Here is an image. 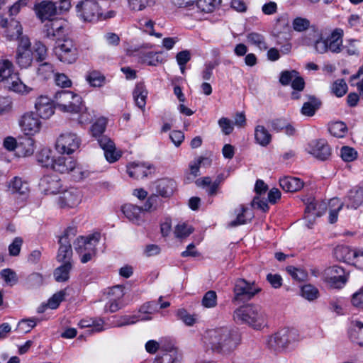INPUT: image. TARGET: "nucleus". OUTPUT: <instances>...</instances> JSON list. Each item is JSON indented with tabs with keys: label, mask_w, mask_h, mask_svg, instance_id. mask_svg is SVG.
<instances>
[{
	"label": "nucleus",
	"mask_w": 363,
	"mask_h": 363,
	"mask_svg": "<svg viewBox=\"0 0 363 363\" xmlns=\"http://www.w3.org/2000/svg\"><path fill=\"white\" fill-rule=\"evenodd\" d=\"M203 341L213 352L228 354L240 345L241 336L237 330L231 327L220 326L206 330Z\"/></svg>",
	"instance_id": "nucleus-1"
},
{
	"label": "nucleus",
	"mask_w": 363,
	"mask_h": 363,
	"mask_svg": "<svg viewBox=\"0 0 363 363\" xmlns=\"http://www.w3.org/2000/svg\"><path fill=\"white\" fill-rule=\"evenodd\" d=\"M233 319L238 323H246L255 329H260L266 325L267 316L260 306L247 304L234 311Z\"/></svg>",
	"instance_id": "nucleus-2"
},
{
	"label": "nucleus",
	"mask_w": 363,
	"mask_h": 363,
	"mask_svg": "<svg viewBox=\"0 0 363 363\" xmlns=\"http://www.w3.org/2000/svg\"><path fill=\"white\" fill-rule=\"evenodd\" d=\"M6 82L9 90L16 93H28L30 89L20 79L18 74L14 72L13 63L7 60H0V82Z\"/></svg>",
	"instance_id": "nucleus-3"
},
{
	"label": "nucleus",
	"mask_w": 363,
	"mask_h": 363,
	"mask_svg": "<svg viewBox=\"0 0 363 363\" xmlns=\"http://www.w3.org/2000/svg\"><path fill=\"white\" fill-rule=\"evenodd\" d=\"M53 52L60 62L68 65L74 63L79 57L78 47L70 38L58 39Z\"/></svg>",
	"instance_id": "nucleus-4"
},
{
	"label": "nucleus",
	"mask_w": 363,
	"mask_h": 363,
	"mask_svg": "<svg viewBox=\"0 0 363 363\" xmlns=\"http://www.w3.org/2000/svg\"><path fill=\"white\" fill-rule=\"evenodd\" d=\"M52 101L64 112L77 113L82 109V97L71 91H57Z\"/></svg>",
	"instance_id": "nucleus-5"
},
{
	"label": "nucleus",
	"mask_w": 363,
	"mask_h": 363,
	"mask_svg": "<svg viewBox=\"0 0 363 363\" xmlns=\"http://www.w3.org/2000/svg\"><path fill=\"white\" fill-rule=\"evenodd\" d=\"M77 228L75 227H68L63 235L60 237L58 243L60 245L56 259L60 263H72V249L71 240L76 235Z\"/></svg>",
	"instance_id": "nucleus-6"
},
{
	"label": "nucleus",
	"mask_w": 363,
	"mask_h": 363,
	"mask_svg": "<svg viewBox=\"0 0 363 363\" xmlns=\"http://www.w3.org/2000/svg\"><path fill=\"white\" fill-rule=\"evenodd\" d=\"M77 16L84 22H96L102 16L99 3L94 0H82L76 5Z\"/></svg>",
	"instance_id": "nucleus-7"
},
{
	"label": "nucleus",
	"mask_w": 363,
	"mask_h": 363,
	"mask_svg": "<svg viewBox=\"0 0 363 363\" xmlns=\"http://www.w3.org/2000/svg\"><path fill=\"white\" fill-rule=\"evenodd\" d=\"M18 45L16 50V63L21 68L29 67L33 60V52L31 49V43L26 35H22L18 38Z\"/></svg>",
	"instance_id": "nucleus-8"
},
{
	"label": "nucleus",
	"mask_w": 363,
	"mask_h": 363,
	"mask_svg": "<svg viewBox=\"0 0 363 363\" xmlns=\"http://www.w3.org/2000/svg\"><path fill=\"white\" fill-rule=\"evenodd\" d=\"M82 140L79 136L72 132L61 133L57 138L55 150L62 155H70L80 147Z\"/></svg>",
	"instance_id": "nucleus-9"
},
{
	"label": "nucleus",
	"mask_w": 363,
	"mask_h": 363,
	"mask_svg": "<svg viewBox=\"0 0 363 363\" xmlns=\"http://www.w3.org/2000/svg\"><path fill=\"white\" fill-rule=\"evenodd\" d=\"M261 289L255 283L248 282L244 279H238L234 284V301H245L252 298Z\"/></svg>",
	"instance_id": "nucleus-10"
},
{
	"label": "nucleus",
	"mask_w": 363,
	"mask_h": 363,
	"mask_svg": "<svg viewBox=\"0 0 363 363\" xmlns=\"http://www.w3.org/2000/svg\"><path fill=\"white\" fill-rule=\"evenodd\" d=\"M323 279L325 282L334 289L342 288L347 281L345 269L337 265L327 268L324 271Z\"/></svg>",
	"instance_id": "nucleus-11"
},
{
	"label": "nucleus",
	"mask_w": 363,
	"mask_h": 363,
	"mask_svg": "<svg viewBox=\"0 0 363 363\" xmlns=\"http://www.w3.org/2000/svg\"><path fill=\"white\" fill-rule=\"evenodd\" d=\"M308 152L319 160L325 161L331 156V148L325 140H314L309 143Z\"/></svg>",
	"instance_id": "nucleus-12"
},
{
	"label": "nucleus",
	"mask_w": 363,
	"mask_h": 363,
	"mask_svg": "<svg viewBox=\"0 0 363 363\" xmlns=\"http://www.w3.org/2000/svg\"><path fill=\"white\" fill-rule=\"evenodd\" d=\"M0 26L5 29V34L9 40L16 39L23 35V28L19 21L13 17L0 16Z\"/></svg>",
	"instance_id": "nucleus-13"
},
{
	"label": "nucleus",
	"mask_w": 363,
	"mask_h": 363,
	"mask_svg": "<svg viewBox=\"0 0 363 363\" xmlns=\"http://www.w3.org/2000/svg\"><path fill=\"white\" fill-rule=\"evenodd\" d=\"M334 255L337 259L342 262H348L352 257L356 259L355 264L363 269V252L352 251L349 247L345 245L337 246L334 249Z\"/></svg>",
	"instance_id": "nucleus-14"
},
{
	"label": "nucleus",
	"mask_w": 363,
	"mask_h": 363,
	"mask_svg": "<svg viewBox=\"0 0 363 363\" xmlns=\"http://www.w3.org/2000/svg\"><path fill=\"white\" fill-rule=\"evenodd\" d=\"M291 339V333L286 329H283L269 337L267 346L271 350L279 352L287 347Z\"/></svg>",
	"instance_id": "nucleus-15"
},
{
	"label": "nucleus",
	"mask_w": 363,
	"mask_h": 363,
	"mask_svg": "<svg viewBox=\"0 0 363 363\" xmlns=\"http://www.w3.org/2000/svg\"><path fill=\"white\" fill-rule=\"evenodd\" d=\"M65 21L62 19L52 18L44 25L43 32L47 38L57 40L64 34Z\"/></svg>",
	"instance_id": "nucleus-16"
},
{
	"label": "nucleus",
	"mask_w": 363,
	"mask_h": 363,
	"mask_svg": "<svg viewBox=\"0 0 363 363\" xmlns=\"http://www.w3.org/2000/svg\"><path fill=\"white\" fill-rule=\"evenodd\" d=\"M39 116L33 113H26L21 118L19 125L26 135H34L40 129Z\"/></svg>",
	"instance_id": "nucleus-17"
},
{
	"label": "nucleus",
	"mask_w": 363,
	"mask_h": 363,
	"mask_svg": "<svg viewBox=\"0 0 363 363\" xmlns=\"http://www.w3.org/2000/svg\"><path fill=\"white\" fill-rule=\"evenodd\" d=\"M40 188L45 194H56L61 187L60 179L55 174L45 175L40 179Z\"/></svg>",
	"instance_id": "nucleus-18"
},
{
	"label": "nucleus",
	"mask_w": 363,
	"mask_h": 363,
	"mask_svg": "<svg viewBox=\"0 0 363 363\" xmlns=\"http://www.w3.org/2000/svg\"><path fill=\"white\" fill-rule=\"evenodd\" d=\"M77 165L76 160L72 157L59 156L51 161V167L61 174L73 171Z\"/></svg>",
	"instance_id": "nucleus-19"
},
{
	"label": "nucleus",
	"mask_w": 363,
	"mask_h": 363,
	"mask_svg": "<svg viewBox=\"0 0 363 363\" xmlns=\"http://www.w3.org/2000/svg\"><path fill=\"white\" fill-rule=\"evenodd\" d=\"M164 352L157 355L153 363H180L181 354L173 345H162L160 347Z\"/></svg>",
	"instance_id": "nucleus-20"
},
{
	"label": "nucleus",
	"mask_w": 363,
	"mask_h": 363,
	"mask_svg": "<svg viewBox=\"0 0 363 363\" xmlns=\"http://www.w3.org/2000/svg\"><path fill=\"white\" fill-rule=\"evenodd\" d=\"M98 143L104 150L105 157L108 162H115L121 157V154L116 151L115 144L109 138L102 136L98 139Z\"/></svg>",
	"instance_id": "nucleus-21"
},
{
	"label": "nucleus",
	"mask_w": 363,
	"mask_h": 363,
	"mask_svg": "<svg viewBox=\"0 0 363 363\" xmlns=\"http://www.w3.org/2000/svg\"><path fill=\"white\" fill-rule=\"evenodd\" d=\"M37 16L42 21H49L57 14V5L52 1H43L34 6Z\"/></svg>",
	"instance_id": "nucleus-22"
},
{
	"label": "nucleus",
	"mask_w": 363,
	"mask_h": 363,
	"mask_svg": "<svg viewBox=\"0 0 363 363\" xmlns=\"http://www.w3.org/2000/svg\"><path fill=\"white\" fill-rule=\"evenodd\" d=\"M82 195L77 189H70L62 193L58 199L61 208H74L81 202Z\"/></svg>",
	"instance_id": "nucleus-23"
},
{
	"label": "nucleus",
	"mask_w": 363,
	"mask_h": 363,
	"mask_svg": "<svg viewBox=\"0 0 363 363\" xmlns=\"http://www.w3.org/2000/svg\"><path fill=\"white\" fill-rule=\"evenodd\" d=\"M37 114L42 118H49L54 113L51 100L46 96H39L35 104Z\"/></svg>",
	"instance_id": "nucleus-24"
},
{
	"label": "nucleus",
	"mask_w": 363,
	"mask_h": 363,
	"mask_svg": "<svg viewBox=\"0 0 363 363\" xmlns=\"http://www.w3.org/2000/svg\"><path fill=\"white\" fill-rule=\"evenodd\" d=\"M99 236L91 235L87 237L78 238L74 242V249L79 255H82L88 252L90 247H93V250H96V245L99 242Z\"/></svg>",
	"instance_id": "nucleus-25"
},
{
	"label": "nucleus",
	"mask_w": 363,
	"mask_h": 363,
	"mask_svg": "<svg viewBox=\"0 0 363 363\" xmlns=\"http://www.w3.org/2000/svg\"><path fill=\"white\" fill-rule=\"evenodd\" d=\"M347 208L357 209L363 204V186H354L348 192L345 201Z\"/></svg>",
	"instance_id": "nucleus-26"
},
{
	"label": "nucleus",
	"mask_w": 363,
	"mask_h": 363,
	"mask_svg": "<svg viewBox=\"0 0 363 363\" xmlns=\"http://www.w3.org/2000/svg\"><path fill=\"white\" fill-rule=\"evenodd\" d=\"M176 187L175 182L172 179L164 178L156 182V192L162 197H169Z\"/></svg>",
	"instance_id": "nucleus-27"
},
{
	"label": "nucleus",
	"mask_w": 363,
	"mask_h": 363,
	"mask_svg": "<svg viewBox=\"0 0 363 363\" xmlns=\"http://www.w3.org/2000/svg\"><path fill=\"white\" fill-rule=\"evenodd\" d=\"M279 184L282 189L286 192H296L303 186V182L297 177H284L279 179Z\"/></svg>",
	"instance_id": "nucleus-28"
},
{
	"label": "nucleus",
	"mask_w": 363,
	"mask_h": 363,
	"mask_svg": "<svg viewBox=\"0 0 363 363\" xmlns=\"http://www.w3.org/2000/svg\"><path fill=\"white\" fill-rule=\"evenodd\" d=\"M17 154L21 157H27L34 152V140L26 136L18 139Z\"/></svg>",
	"instance_id": "nucleus-29"
},
{
	"label": "nucleus",
	"mask_w": 363,
	"mask_h": 363,
	"mask_svg": "<svg viewBox=\"0 0 363 363\" xmlns=\"http://www.w3.org/2000/svg\"><path fill=\"white\" fill-rule=\"evenodd\" d=\"M220 4L221 0H196L191 10L209 13L214 11Z\"/></svg>",
	"instance_id": "nucleus-30"
},
{
	"label": "nucleus",
	"mask_w": 363,
	"mask_h": 363,
	"mask_svg": "<svg viewBox=\"0 0 363 363\" xmlns=\"http://www.w3.org/2000/svg\"><path fill=\"white\" fill-rule=\"evenodd\" d=\"M151 167V165L146 166L144 164L133 163L128 166L127 172L130 177L140 179L148 176Z\"/></svg>",
	"instance_id": "nucleus-31"
},
{
	"label": "nucleus",
	"mask_w": 363,
	"mask_h": 363,
	"mask_svg": "<svg viewBox=\"0 0 363 363\" xmlns=\"http://www.w3.org/2000/svg\"><path fill=\"white\" fill-rule=\"evenodd\" d=\"M9 189L12 194H18L20 195H27L29 192L28 182L18 177H15L10 181Z\"/></svg>",
	"instance_id": "nucleus-32"
},
{
	"label": "nucleus",
	"mask_w": 363,
	"mask_h": 363,
	"mask_svg": "<svg viewBox=\"0 0 363 363\" xmlns=\"http://www.w3.org/2000/svg\"><path fill=\"white\" fill-rule=\"evenodd\" d=\"M308 101L303 104L301 112L306 116H313L321 106V101L315 96H307Z\"/></svg>",
	"instance_id": "nucleus-33"
},
{
	"label": "nucleus",
	"mask_w": 363,
	"mask_h": 363,
	"mask_svg": "<svg viewBox=\"0 0 363 363\" xmlns=\"http://www.w3.org/2000/svg\"><path fill=\"white\" fill-rule=\"evenodd\" d=\"M133 96L138 107L143 109L146 104L147 91L143 83H138L133 92Z\"/></svg>",
	"instance_id": "nucleus-34"
},
{
	"label": "nucleus",
	"mask_w": 363,
	"mask_h": 363,
	"mask_svg": "<svg viewBox=\"0 0 363 363\" xmlns=\"http://www.w3.org/2000/svg\"><path fill=\"white\" fill-rule=\"evenodd\" d=\"M122 211L125 216L133 223H139L141 220L140 214L142 208L133 204H125L122 207Z\"/></svg>",
	"instance_id": "nucleus-35"
},
{
	"label": "nucleus",
	"mask_w": 363,
	"mask_h": 363,
	"mask_svg": "<svg viewBox=\"0 0 363 363\" xmlns=\"http://www.w3.org/2000/svg\"><path fill=\"white\" fill-rule=\"evenodd\" d=\"M72 263H62L54 270L53 276L57 282H66L69 279V273L72 269Z\"/></svg>",
	"instance_id": "nucleus-36"
},
{
	"label": "nucleus",
	"mask_w": 363,
	"mask_h": 363,
	"mask_svg": "<svg viewBox=\"0 0 363 363\" xmlns=\"http://www.w3.org/2000/svg\"><path fill=\"white\" fill-rule=\"evenodd\" d=\"M255 139L259 145L266 147L270 143L272 135L264 126L258 125L255 129Z\"/></svg>",
	"instance_id": "nucleus-37"
},
{
	"label": "nucleus",
	"mask_w": 363,
	"mask_h": 363,
	"mask_svg": "<svg viewBox=\"0 0 363 363\" xmlns=\"http://www.w3.org/2000/svg\"><path fill=\"white\" fill-rule=\"evenodd\" d=\"M344 203L340 202L339 199L333 198L328 202L329 206V222L335 223L337 220L339 211L342 208Z\"/></svg>",
	"instance_id": "nucleus-38"
},
{
	"label": "nucleus",
	"mask_w": 363,
	"mask_h": 363,
	"mask_svg": "<svg viewBox=\"0 0 363 363\" xmlns=\"http://www.w3.org/2000/svg\"><path fill=\"white\" fill-rule=\"evenodd\" d=\"M328 130L334 137L343 138L347 133L348 129L344 122L335 121L329 125Z\"/></svg>",
	"instance_id": "nucleus-39"
},
{
	"label": "nucleus",
	"mask_w": 363,
	"mask_h": 363,
	"mask_svg": "<svg viewBox=\"0 0 363 363\" xmlns=\"http://www.w3.org/2000/svg\"><path fill=\"white\" fill-rule=\"evenodd\" d=\"M354 328L350 333V337L353 342L363 346V323L360 321L354 323Z\"/></svg>",
	"instance_id": "nucleus-40"
},
{
	"label": "nucleus",
	"mask_w": 363,
	"mask_h": 363,
	"mask_svg": "<svg viewBox=\"0 0 363 363\" xmlns=\"http://www.w3.org/2000/svg\"><path fill=\"white\" fill-rule=\"evenodd\" d=\"M160 52H149L140 56L141 62L149 66H157L162 63L163 59L160 57Z\"/></svg>",
	"instance_id": "nucleus-41"
},
{
	"label": "nucleus",
	"mask_w": 363,
	"mask_h": 363,
	"mask_svg": "<svg viewBox=\"0 0 363 363\" xmlns=\"http://www.w3.org/2000/svg\"><path fill=\"white\" fill-rule=\"evenodd\" d=\"M211 160L205 157H199L189 164L190 174L196 177L199 174V169L201 165H210Z\"/></svg>",
	"instance_id": "nucleus-42"
},
{
	"label": "nucleus",
	"mask_w": 363,
	"mask_h": 363,
	"mask_svg": "<svg viewBox=\"0 0 363 363\" xmlns=\"http://www.w3.org/2000/svg\"><path fill=\"white\" fill-rule=\"evenodd\" d=\"M86 81L94 87L101 86L105 81V77L98 71L94 70L86 75Z\"/></svg>",
	"instance_id": "nucleus-43"
},
{
	"label": "nucleus",
	"mask_w": 363,
	"mask_h": 363,
	"mask_svg": "<svg viewBox=\"0 0 363 363\" xmlns=\"http://www.w3.org/2000/svg\"><path fill=\"white\" fill-rule=\"evenodd\" d=\"M340 155L344 162H350L357 160L358 152L354 148L345 145L340 148Z\"/></svg>",
	"instance_id": "nucleus-44"
},
{
	"label": "nucleus",
	"mask_w": 363,
	"mask_h": 363,
	"mask_svg": "<svg viewBox=\"0 0 363 363\" xmlns=\"http://www.w3.org/2000/svg\"><path fill=\"white\" fill-rule=\"evenodd\" d=\"M247 40L252 45L257 46L260 50H265L267 45L264 41V37L258 33H250L247 36Z\"/></svg>",
	"instance_id": "nucleus-45"
},
{
	"label": "nucleus",
	"mask_w": 363,
	"mask_h": 363,
	"mask_svg": "<svg viewBox=\"0 0 363 363\" xmlns=\"http://www.w3.org/2000/svg\"><path fill=\"white\" fill-rule=\"evenodd\" d=\"M331 91L337 97L343 96L347 91V85L343 79L335 81L331 86Z\"/></svg>",
	"instance_id": "nucleus-46"
},
{
	"label": "nucleus",
	"mask_w": 363,
	"mask_h": 363,
	"mask_svg": "<svg viewBox=\"0 0 363 363\" xmlns=\"http://www.w3.org/2000/svg\"><path fill=\"white\" fill-rule=\"evenodd\" d=\"M54 73V66L50 62H43L40 64L37 74L38 76L43 79H48L50 78Z\"/></svg>",
	"instance_id": "nucleus-47"
},
{
	"label": "nucleus",
	"mask_w": 363,
	"mask_h": 363,
	"mask_svg": "<svg viewBox=\"0 0 363 363\" xmlns=\"http://www.w3.org/2000/svg\"><path fill=\"white\" fill-rule=\"evenodd\" d=\"M317 288L311 284H306L301 287V296L308 301H313L318 296Z\"/></svg>",
	"instance_id": "nucleus-48"
},
{
	"label": "nucleus",
	"mask_w": 363,
	"mask_h": 363,
	"mask_svg": "<svg viewBox=\"0 0 363 363\" xmlns=\"http://www.w3.org/2000/svg\"><path fill=\"white\" fill-rule=\"evenodd\" d=\"M202 306L207 308H214L217 305V294L214 291H207L202 300Z\"/></svg>",
	"instance_id": "nucleus-49"
},
{
	"label": "nucleus",
	"mask_w": 363,
	"mask_h": 363,
	"mask_svg": "<svg viewBox=\"0 0 363 363\" xmlns=\"http://www.w3.org/2000/svg\"><path fill=\"white\" fill-rule=\"evenodd\" d=\"M34 53L36 61L43 62L48 56V49L43 43L38 41L34 44Z\"/></svg>",
	"instance_id": "nucleus-50"
},
{
	"label": "nucleus",
	"mask_w": 363,
	"mask_h": 363,
	"mask_svg": "<svg viewBox=\"0 0 363 363\" xmlns=\"http://www.w3.org/2000/svg\"><path fill=\"white\" fill-rule=\"evenodd\" d=\"M311 26L308 19L302 17H296L292 22V27L295 31L303 32L306 30Z\"/></svg>",
	"instance_id": "nucleus-51"
},
{
	"label": "nucleus",
	"mask_w": 363,
	"mask_h": 363,
	"mask_svg": "<svg viewBox=\"0 0 363 363\" xmlns=\"http://www.w3.org/2000/svg\"><path fill=\"white\" fill-rule=\"evenodd\" d=\"M194 231V228L185 223L178 224L175 227L174 235L178 238H184L188 237Z\"/></svg>",
	"instance_id": "nucleus-52"
},
{
	"label": "nucleus",
	"mask_w": 363,
	"mask_h": 363,
	"mask_svg": "<svg viewBox=\"0 0 363 363\" xmlns=\"http://www.w3.org/2000/svg\"><path fill=\"white\" fill-rule=\"evenodd\" d=\"M36 323L35 318L23 319L19 321L17 325V330L22 333H27L36 325Z\"/></svg>",
	"instance_id": "nucleus-53"
},
{
	"label": "nucleus",
	"mask_w": 363,
	"mask_h": 363,
	"mask_svg": "<svg viewBox=\"0 0 363 363\" xmlns=\"http://www.w3.org/2000/svg\"><path fill=\"white\" fill-rule=\"evenodd\" d=\"M66 293L62 290L55 294L48 302V306L51 309H56L60 303L64 300Z\"/></svg>",
	"instance_id": "nucleus-54"
},
{
	"label": "nucleus",
	"mask_w": 363,
	"mask_h": 363,
	"mask_svg": "<svg viewBox=\"0 0 363 363\" xmlns=\"http://www.w3.org/2000/svg\"><path fill=\"white\" fill-rule=\"evenodd\" d=\"M3 279L9 285L12 286L17 283L16 274L11 269H4L1 272Z\"/></svg>",
	"instance_id": "nucleus-55"
},
{
	"label": "nucleus",
	"mask_w": 363,
	"mask_h": 363,
	"mask_svg": "<svg viewBox=\"0 0 363 363\" xmlns=\"http://www.w3.org/2000/svg\"><path fill=\"white\" fill-rule=\"evenodd\" d=\"M286 270L293 279L298 281H303L306 277V274L303 270L294 266H288Z\"/></svg>",
	"instance_id": "nucleus-56"
},
{
	"label": "nucleus",
	"mask_w": 363,
	"mask_h": 363,
	"mask_svg": "<svg viewBox=\"0 0 363 363\" xmlns=\"http://www.w3.org/2000/svg\"><path fill=\"white\" fill-rule=\"evenodd\" d=\"M129 7L133 11H142L150 6L152 0H128Z\"/></svg>",
	"instance_id": "nucleus-57"
},
{
	"label": "nucleus",
	"mask_w": 363,
	"mask_h": 363,
	"mask_svg": "<svg viewBox=\"0 0 363 363\" xmlns=\"http://www.w3.org/2000/svg\"><path fill=\"white\" fill-rule=\"evenodd\" d=\"M12 100L9 96H0V114L9 113L12 110Z\"/></svg>",
	"instance_id": "nucleus-58"
},
{
	"label": "nucleus",
	"mask_w": 363,
	"mask_h": 363,
	"mask_svg": "<svg viewBox=\"0 0 363 363\" xmlns=\"http://www.w3.org/2000/svg\"><path fill=\"white\" fill-rule=\"evenodd\" d=\"M140 25L145 29V31L146 33H149L150 35H155L157 38L162 37L161 33L155 32V30H154L155 22L153 21L147 20V19L141 20L140 22Z\"/></svg>",
	"instance_id": "nucleus-59"
},
{
	"label": "nucleus",
	"mask_w": 363,
	"mask_h": 363,
	"mask_svg": "<svg viewBox=\"0 0 363 363\" xmlns=\"http://www.w3.org/2000/svg\"><path fill=\"white\" fill-rule=\"evenodd\" d=\"M177 316L179 319L182 320L186 325L191 326L195 323V318L193 315L187 313L183 308L179 309L177 312Z\"/></svg>",
	"instance_id": "nucleus-60"
},
{
	"label": "nucleus",
	"mask_w": 363,
	"mask_h": 363,
	"mask_svg": "<svg viewBox=\"0 0 363 363\" xmlns=\"http://www.w3.org/2000/svg\"><path fill=\"white\" fill-rule=\"evenodd\" d=\"M23 243V239L20 237H16L9 246V252L11 256H17L19 255L21 247Z\"/></svg>",
	"instance_id": "nucleus-61"
},
{
	"label": "nucleus",
	"mask_w": 363,
	"mask_h": 363,
	"mask_svg": "<svg viewBox=\"0 0 363 363\" xmlns=\"http://www.w3.org/2000/svg\"><path fill=\"white\" fill-rule=\"evenodd\" d=\"M296 74H298V72L296 70L283 71L280 74L279 82L284 86L289 85Z\"/></svg>",
	"instance_id": "nucleus-62"
},
{
	"label": "nucleus",
	"mask_w": 363,
	"mask_h": 363,
	"mask_svg": "<svg viewBox=\"0 0 363 363\" xmlns=\"http://www.w3.org/2000/svg\"><path fill=\"white\" fill-rule=\"evenodd\" d=\"M351 303L353 306L363 309V286L352 296Z\"/></svg>",
	"instance_id": "nucleus-63"
},
{
	"label": "nucleus",
	"mask_w": 363,
	"mask_h": 363,
	"mask_svg": "<svg viewBox=\"0 0 363 363\" xmlns=\"http://www.w3.org/2000/svg\"><path fill=\"white\" fill-rule=\"evenodd\" d=\"M158 311L157 304L154 301H149L143 304L139 312L144 314L151 315Z\"/></svg>",
	"instance_id": "nucleus-64"
}]
</instances>
